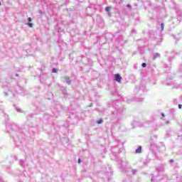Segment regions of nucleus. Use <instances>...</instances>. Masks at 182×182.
Masks as SVG:
<instances>
[{"instance_id": "obj_1", "label": "nucleus", "mask_w": 182, "mask_h": 182, "mask_svg": "<svg viewBox=\"0 0 182 182\" xmlns=\"http://www.w3.org/2000/svg\"><path fill=\"white\" fill-rule=\"evenodd\" d=\"M115 80L120 83L122 82V77L119 74H115Z\"/></svg>"}, {"instance_id": "obj_2", "label": "nucleus", "mask_w": 182, "mask_h": 182, "mask_svg": "<svg viewBox=\"0 0 182 182\" xmlns=\"http://www.w3.org/2000/svg\"><path fill=\"white\" fill-rule=\"evenodd\" d=\"M136 154H140L141 153V146H139L138 149L136 150Z\"/></svg>"}, {"instance_id": "obj_3", "label": "nucleus", "mask_w": 182, "mask_h": 182, "mask_svg": "<svg viewBox=\"0 0 182 182\" xmlns=\"http://www.w3.org/2000/svg\"><path fill=\"white\" fill-rule=\"evenodd\" d=\"M110 9H112V7L107 6V7L105 8L106 12H110Z\"/></svg>"}, {"instance_id": "obj_4", "label": "nucleus", "mask_w": 182, "mask_h": 182, "mask_svg": "<svg viewBox=\"0 0 182 182\" xmlns=\"http://www.w3.org/2000/svg\"><path fill=\"white\" fill-rule=\"evenodd\" d=\"M28 26H29V28H33V24L32 23H28Z\"/></svg>"}, {"instance_id": "obj_5", "label": "nucleus", "mask_w": 182, "mask_h": 182, "mask_svg": "<svg viewBox=\"0 0 182 182\" xmlns=\"http://www.w3.org/2000/svg\"><path fill=\"white\" fill-rule=\"evenodd\" d=\"M161 31H164V23L161 24Z\"/></svg>"}, {"instance_id": "obj_6", "label": "nucleus", "mask_w": 182, "mask_h": 182, "mask_svg": "<svg viewBox=\"0 0 182 182\" xmlns=\"http://www.w3.org/2000/svg\"><path fill=\"white\" fill-rule=\"evenodd\" d=\"M141 66L142 68H146L147 66V64H146V63H143Z\"/></svg>"}, {"instance_id": "obj_7", "label": "nucleus", "mask_w": 182, "mask_h": 182, "mask_svg": "<svg viewBox=\"0 0 182 182\" xmlns=\"http://www.w3.org/2000/svg\"><path fill=\"white\" fill-rule=\"evenodd\" d=\"M58 72V70L56 68H53V73H56Z\"/></svg>"}, {"instance_id": "obj_8", "label": "nucleus", "mask_w": 182, "mask_h": 182, "mask_svg": "<svg viewBox=\"0 0 182 182\" xmlns=\"http://www.w3.org/2000/svg\"><path fill=\"white\" fill-rule=\"evenodd\" d=\"M98 124H101V123H103V120L102 119H100L98 122H97Z\"/></svg>"}, {"instance_id": "obj_9", "label": "nucleus", "mask_w": 182, "mask_h": 182, "mask_svg": "<svg viewBox=\"0 0 182 182\" xmlns=\"http://www.w3.org/2000/svg\"><path fill=\"white\" fill-rule=\"evenodd\" d=\"M28 22H32V18L31 17H28Z\"/></svg>"}, {"instance_id": "obj_10", "label": "nucleus", "mask_w": 182, "mask_h": 182, "mask_svg": "<svg viewBox=\"0 0 182 182\" xmlns=\"http://www.w3.org/2000/svg\"><path fill=\"white\" fill-rule=\"evenodd\" d=\"M178 108L181 109V105H178Z\"/></svg>"}, {"instance_id": "obj_11", "label": "nucleus", "mask_w": 182, "mask_h": 182, "mask_svg": "<svg viewBox=\"0 0 182 182\" xmlns=\"http://www.w3.org/2000/svg\"><path fill=\"white\" fill-rule=\"evenodd\" d=\"M127 6L128 8H130V4H127Z\"/></svg>"}, {"instance_id": "obj_12", "label": "nucleus", "mask_w": 182, "mask_h": 182, "mask_svg": "<svg viewBox=\"0 0 182 182\" xmlns=\"http://www.w3.org/2000/svg\"><path fill=\"white\" fill-rule=\"evenodd\" d=\"M78 163L80 164V159H78Z\"/></svg>"}, {"instance_id": "obj_13", "label": "nucleus", "mask_w": 182, "mask_h": 182, "mask_svg": "<svg viewBox=\"0 0 182 182\" xmlns=\"http://www.w3.org/2000/svg\"><path fill=\"white\" fill-rule=\"evenodd\" d=\"M0 5H1V1H0Z\"/></svg>"}]
</instances>
